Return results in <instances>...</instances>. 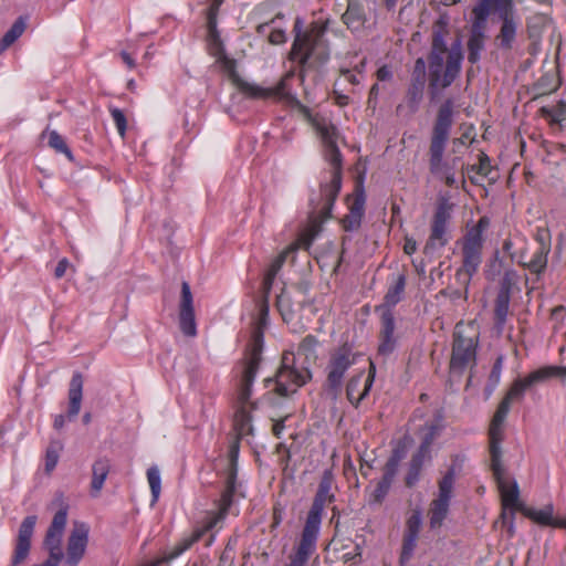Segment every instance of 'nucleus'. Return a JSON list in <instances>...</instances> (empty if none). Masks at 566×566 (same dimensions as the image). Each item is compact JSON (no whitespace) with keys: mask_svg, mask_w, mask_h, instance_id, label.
I'll return each instance as SVG.
<instances>
[{"mask_svg":"<svg viewBox=\"0 0 566 566\" xmlns=\"http://www.w3.org/2000/svg\"><path fill=\"white\" fill-rule=\"evenodd\" d=\"M317 541L301 534V538L290 555L287 566H306L310 557L316 552Z\"/></svg>","mask_w":566,"mask_h":566,"instance_id":"nucleus-30","label":"nucleus"},{"mask_svg":"<svg viewBox=\"0 0 566 566\" xmlns=\"http://www.w3.org/2000/svg\"><path fill=\"white\" fill-rule=\"evenodd\" d=\"M486 23L483 20H479L478 18L472 19V24L470 29V35L468 39V61L471 64H475L481 59V52L484 50L485 46V29Z\"/></svg>","mask_w":566,"mask_h":566,"instance_id":"nucleus-24","label":"nucleus"},{"mask_svg":"<svg viewBox=\"0 0 566 566\" xmlns=\"http://www.w3.org/2000/svg\"><path fill=\"white\" fill-rule=\"evenodd\" d=\"M426 67H427V65H426L424 59L418 57L415 61V65H413L412 72H411L410 80L415 81V82L426 83V77H427Z\"/></svg>","mask_w":566,"mask_h":566,"instance_id":"nucleus-53","label":"nucleus"},{"mask_svg":"<svg viewBox=\"0 0 566 566\" xmlns=\"http://www.w3.org/2000/svg\"><path fill=\"white\" fill-rule=\"evenodd\" d=\"M421 470H422V467L419 465L418 463H413L411 461L409 462L408 472L405 478V483L408 488H412L418 483V481L420 479Z\"/></svg>","mask_w":566,"mask_h":566,"instance_id":"nucleus-52","label":"nucleus"},{"mask_svg":"<svg viewBox=\"0 0 566 566\" xmlns=\"http://www.w3.org/2000/svg\"><path fill=\"white\" fill-rule=\"evenodd\" d=\"M549 252L551 251L547 250V247L543 244V248L536 249L532 259L528 262L524 261L525 252H521L517 260V264L524 269H527L533 274L541 275L546 270Z\"/></svg>","mask_w":566,"mask_h":566,"instance_id":"nucleus-33","label":"nucleus"},{"mask_svg":"<svg viewBox=\"0 0 566 566\" xmlns=\"http://www.w3.org/2000/svg\"><path fill=\"white\" fill-rule=\"evenodd\" d=\"M448 32V22L443 18H439L432 28L431 50L449 52L444 40Z\"/></svg>","mask_w":566,"mask_h":566,"instance_id":"nucleus-38","label":"nucleus"},{"mask_svg":"<svg viewBox=\"0 0 566 566\" xmlns=\"http://www.w3.org/2000/svg\"><path fill=\"white\" fill-rule=\"evenodd\" d=\"M471 170L476 174L488 177L491 172V161L490 158L485 154L480 155V160L478 165L471 166Z\"/></svg>","mask_w":566,"mask_h":566,"instance_id":"nucleus-57","label":"nucleus"},{"mask_svg":"<svg viewBox=\"0 0 566 566\" xmlns=\"http://www.w3.org/2000/svg\"><path fill=\"white\" fill-rule=\"evenodd\" d=\"M314 128L325 147V158L332 165L331 181L321 185V196L324 200L323 210L329 213L342 188V154L337 146V128L325 118H315Z\"/></svg>","mask_w":566,"mask_h":566,"instance_id":"nucleus-3","label":"nucleus"},{"mask_svg":"<svg viewBox=\"0 0 566 566\" xmlns=\"http://www.w3.org/2000/svg\"><path fill=\"white\" fill-rule=\"evenodd\" d=\"M461 464L455 462L450 465L442 479L438 483V497L434 499L429 509L430 528H440L449 513L450 501L452 497L453 485Z\"/></svg>","mask_w":566,"mask_h":566,"instance_id":"nucleus-11","label":"nucleus"},{"mask_svg":"<svg viewBox=\"0 0 566 566\" xmlns=\"http://www.w3.org/2000/svg\"><path fill=\"white\" fill-rule=\"evenodd\" d=\"M36 524V516L29 515L20 524L15 547L10 566H19L29 556L31 548V538Z\"/></svg>","mask_w":566,"mask_h":566,"instance_id":"nucleus-20","label":"nucleus"},{"mask_svg":"<svg viewBox=\"0 0 566 566\" xmlns=\"http://www.w3.org/2000/svg\"><path fill=\"white\" fill-rule=\"evenodd\" d=\"M418 536L403 534L402 547L399 557V565L405 566L413 555V551L417 546Z\"/></svg>","mask_w":566,"mask_h":566,"instance_id":"nucleus-45","label":"nucleus"},{"mask_svg":"<svg viewBox=\"0 0 566 566\" xmlns=\"http://www.w3.org/2000/svg\"><path fill=\"white\" fill-rule=\"evenodd\" d=\"M511 296L496 295L494 301V328L499 335L504 331L506 319L510 313Z\"/></svg>","mask_w":566,"mask_h":566,"instance_id":"nucleus-35","label":"nucleus"},{"mask_svg":"<svg viewBox=\"0 0 566 566\" xmlns=\"http://www.w3.org/2000/svg\"><path fill=\"white\" fill-rule=\"evenodd\" d=\"M365 191L363 186H357L349 203V212L343 218V228L347 232L356 231L360 228L361 219L365 213Z\"/></svg>","mask_w":566,"mask_h":566,"instance_id":"nucleus-25","label":"nucleus"},{"mask_svg":"<svg viewBox=\"0 0 566 566\" xmlns=\"http://www.w3.org/2000/svg\"><path fill=\"white\" fill-rule=\"evenodd\" d=\"M67 513L69 505L62 503L59 511L54 514L43 541L44 548L49 552L48 560L57 565L64 558L62 538L67 522Z\"/></svg>","mask_w":566,"mask_h":566,"instance_id":"nucleus-13","label":"nucleus"},{"mask_svg":"<svg viewBox=\"0 0 566 566\" xmlns=\"http://www.w3.org/2000/svg\"><path fill=\"white\" fill-rule=\"evenodd\" d=\"M269 301L261 300L259 303V321L252 329L251 339L240 361L242 366L240 398L242 401L248 400L252 395V385L262 360L264 328L268 324L270 308Z\"/></svg>","mask_w":566,"mask_h":566,"instance_id":"nucleus-4","label":"nucleus"},{"mask_svg":"<svg viewBox=\"0 0 566 566\" xmlns=\"http://www.w3.org/2000/svg\"><path fill=\"white\" fill-rule=\"evenodd\" d=\"M521 513L541 525H553V506L547 505L542 510H535L521 505Z\"/></svg>","mask_w":566,"mask_h":566,"instance_id":"nucleus-39","label":"nucleus"},{"mask_svg":"<svg viewBox=\"0 0 566 566\" xmlns=\"http://www.w3.org/2000/svg\"><path fill=\"white\" fill-rule=\"evenodd\" d=\"M109 112H111L112 118L116 125V128H117L119 135L122 137H124L126 134V128H127V120H126L125 114L123 113L122 109H119L117 107H113V106L109 107Z\"/></svg>","mask_w":566,"mask_h":566,"instance_id":"nucleus-51","label":"nucleus"},{"mask_svg":"<svg viewBox=\"0 0 566 566\" xmlns=\"http://www.w3.org/2000/svg\"><path fill=\"white\" fill-rule=\"evenodd\" d=\"M539 112L551 124H560L566 119V102L562 101L554 106H544Z\"/></svg>","mask_w":566,"mask_h":566,"instance_id":"nucleus-41","label":"nucleus"},{"mask_svg":"<svg viewBox=\"0 0 566 566\" xmlns=\"http://www.w3.org/2000/svg\"><path fill=\"white\" fill-rule=\"evenodd\" d=\"M406 282L405 273H400L396 276L384 297V306L387 307L386 310L391 311V307L396 306L402 300Z\"/></svg>","mask_w":566,"mask_h":566,"instance_id":"nucleus-36","label":"nucleus"},{"mask_svg":"<svg viewBox=\"0 0 566 566\" xmlns=\"http://www.w3.org/2000/svg\"><path fill=\"white\" fill-rule=\"evenodd\" d=\"M517 281H518L517 272L513 269L506 270L501 280L497 294L511 296L512 290L516 285Z\"/></svg>","mask_w":566,"mask_h":566,"instance_id":"nucleus-44","label":"nucleus"},{"mask_svg":"<svg viewBox=\"0 0 566 566\" xmlns=\"http://www.w3.org/2000/svg\"><path fill=\"white\" fill-rule=\"evenodd\" d=\"M179 327L184 335L195 337L197 325L195 319L193 298L188 282L181 283V296L179 303Z\"/></svg>","mask_w":566,"mask_h":566,"instance_id":"nucleus-19","label":"nucleus"},{"mask_svg":"<svg viewBox=\"0 0 566 566\" xmlns=\"http://www.w3.org/2000/svg\"><path fill=\"white\" fill-rule=\"evenodd\" d=\"M376 374V368L373 363H370V368L367 377L364 379V373L360 371L354 376H352L346 386V396L348 401L357 408L361 400H364L374 384Z\"/></svg>","mask_w":566,"mask_h":566,"instance_id":"nucleus-22","label":"nucleus"},{"mask_svg":"<svg viewBox=\"0 0 566 566\" xmlns=\"http://www.w3.org/2000/svg\"><path fill=\"white\" fill-rule=\"evenodd\" d=\"M490 219L483 216L479 221L468 228L462 239V266L458 270L457 276L467 275V284L478 272L482 263V250L484 244L483 232L489 228Z\"/></svg>","mask_w":566,"mask_h":566,"instance_id":"nucleus-8","label":"nucleus"},{"mask_svg":"<svg viewBox=\"0 0 566 566\" xmlns=\"http://www.w3.org/2000/svg\"><path fill=\"white\" fill-rule=\"evenodd\" d=\"M237 479L238 473L234 472V470L227 472L226 485L218 502V510L216 512H209L203 521L206 530L214 528L227 517L229 510L233 504V496L238 486Z\"/></svg>","mask_w":566,"mask_h":566,"instance_id":"nucleus-16","label":"nucleus"},{"mask_svg":"<svg viewBox=\"0 0 566 566\" xmlns=\"http://www.w3.org/2000/svg\"><path fill=\"white\" fill-rule=\"evenodd\" d=\"M499 20L501 22L500 30L494 38V42L496 46L503 51H510L513 49L514 43L516 42L518 30L521 27V20L517 15L516 11L511 13H505L504 15H500Z\"/></svg>","mask_w":566,"mask_h":566,"instance_id":"nucleus-21","label":"nucleus"},{"mask_svg":"<svg viewBox=\"0 0 566 566\" xmlns=\"http://www.w3.org/2000/svg\"><path fill=\"white\" fill-rule=\"evenodd\" d=\"M111 471V461L106 457L98 458L92 465L91 496L97 497Z\"/></svg>","mask_w":566,"mask_h":566,"instance_id":"nucleus-32","label":"nucleus"},{"mask_svg":"<svg viewBox=\"0 0 566 566\" xmlns=\"http://www.w3.org/2000/svg\"><path fill=\"white\" fill-rule=\"evenodd\" d=\"M290 253V250L286 249L284 251H282L270 264L269 269L266 270V274H269L270 276H274L276 277L277 273L281 271L283 264L285 263L286 261V258Z\"/></svg>","mask_w":566,"mask_h":566,"instance_id":"nucleus-54","label":"nucleus"},{"mask_svg":"<svg viewBox=\"0 0 566 566\" xmlns=\"http://www.w3.org/2000/svg\"><path fill=\"white\" fill-rule=\"evenodd\" d=\"M147 479L151 491L153 503L158 501L161 491V479L159 470L156 467H151L147 470Z\"/></svg>","mask_w":566,"mask_h":566,"instance_id":"nucleus-46","label":"nucleus"},{"mask_svg":"<svg viewBox=\"0 0 566 566\" xmlns=\"http://www.w3.org/2000/svg\"><path fill=\"white\" fill-rule=\"evenodd\" d=\"M284 517V506L281 503H275L272 509V522L270 531L273 533L282 523Z\"/></svg>","mask_w":566,"mask_h":566,"instance_id":"nucleus-58","label":"nucleus"},{"mask_svg":"<svg viewBox=\"0 0 566 566\" xmlns=\"http://www.w3.org/2000/svg\"><path fill=\"white\" fill-rule=\"evenodd\" d=\"M70 265V262L67 261V259H62L59 261L57 265L55 266V270H54V276L56 279H61L65 275V272L67 270Z\"/></svg>","mask_w":566,"mask_h":566,"instance_id":"nucleus-64","label":"nucleus"},{"mask_svg":"<svg viewBox=\"0 0 566 566\" xmlns=\"http://www.w3.org/2000/svg\"><path fill=\"white\" fill-rule=\"evenodd\" d=\"M286 41V35L283 30H273L269 35V42L271 44H282Z\"/></svg>","mask_w":566,"mask_h":566,"instance_id":"nucleus-62","label":"nucleus"},{"mask_svg":"<svg viewBox=\"0 0 566 566\" xmlns=\"http://www.w3.org/2000/svg\"><path fill=\"white\" fill-rule=\"evenodd\" d=\"M367 3L368 0H348L347 9L342 17L348 29L357 31L364 27L367 21Z\"/></svg>","mask_w":566,"mask_h":566,"instance_id":"nucleus-29","label":"nucleus"},{"mask_svg":"<svg viewBox=\"0 0 566 566\" xmlns=\"http://www.w3.org/2000/svg\"><path fill=\"white\" fill-rule=\"evenodd\" d=\"M27 19L19 17L0 40V54L10 48L25 31Z\"/></svg>","mask_w":566,"mask_h":566,"instance_id":"nucleus-37","label":"nucleus"},{"mask_svg":"<svg viewBox=\"0 0 566 566\" xmlns=\"http://www.w3.org/2000/svg\"><path fill=\"white\" fill-rule=\"evenodd\" d=\"M311 377L312 374L307 366L296 364L294 353L284 352L281 366L275 374V392L286 397L304 386Z\"/></svg>","mask_w":566,"mask_h":566,"instance_id":"nucleus-9","label":"nucleus"},{"mask_svg":"<svg viewBox=\"0 0 566 566\" xmlns=\"http://www.w3.org/2000/svg\"><path fill=\"white\" fill-rule=\"evenodd\" d=\"M293 77V73H287L281 81L271 88H264L250 83H241V92L252 98H287V81Z\"/></svg>","mask_w":566,"mask_h":566,"instance_id":"nucleus-26","label":"nucleus"},{"mask_svg":"<svg viewBox=\"0 0 566 566\" xmlns=\"http://www.w3.org/2000/svg\"><path fill=\"white\" fill-rule=\"evenodd\" d=\"M535 239L538 243L537 248H543V244H545L547 250L551 251V235L547 230L538 229Z\"/></svg>","mask_w":566,"mask_h":566,"instance_id":"nucleus-61","label":"nucleus"},{"mask_svg":"<svg viewBox=\"0 0 566 566\" xmlns=\"http://www.w3.org/2000/svg\"><path fill=\"white\" fill-rule=\"evenodd\" d=\"M453 108L454 101L452 98H447L438 108L429 146L430 172L443 179L448 187H453L457 184L454 172L443 164L446 145L453 125Z\"/></svg>","mask_w":566,"mask_h":566,"instance_id":"nucleus-1","label":"nucleus"},{"mask_svg":"<svg viewBox=\"0 0 566 566\" xmlns=\"http://www.w3.org/2000/svg\"><path fill=\"white\" fill-rule=\"evenodd\" d=\"M275 277L264 274L262 286H261V300H270L271 290Z\"/></svg>","mask_w":566,"mask_h":566,"instance_id":"nucleus-60","label":"nucleus"},{"mask_svg":"<svg viewBox=\"0 0 566 566\" xmlns=\"http://www.w3.org/2000/svg\"><path fill=\"white\" fill-rule=\"evenodd\" d=\"M358 354L349 343H344L333 349L325 368L326 380L323 389L332 400H337L347 370L356 363Z\"/></svg>","mask_w":566,"mask_h":566,"instance_id":"nucleus-7","label":"nucleus"},{"mask_svg":"<svg viewBox=\"0 0 566 566\" xmlns=\"http://www.w3.org/2000/svg\"><path fill=\"white\" fill-rule=\"evenodd\" d=\"M443 429V417L440 413H437L433 421L424 424L423 437L421 443L431 448L433 441L439 437Z\"/></svg>","mask_w":566,"mask_h":566,"instance_id":"nucleus-40","label":"nucleus"},{"mask_svg":"<svg viewBox=\"0 0 566 566\" xmlns=\"http://www.w3.org/2000/svg\"><path fill=\"white\" fill-rule=\"evenodd\" d=\"M376 77L381 82L390 81L392 78V71L388 65H382L377 70Z\"/></svg>","mask_w":566,"mask_h":566,"instance_id":"nucleus-63","label":"nucleus"},{"mask_svg":"<svg viewBox=\"0 0 566 566\" xmlns=\"http://www.w3.org/2000/svg\"><path fill=\"white\" fill-rule=\"evenodd\" d=\"M318 345V340L313 335H307L303 338L298 346V354H302L305 356V359H315V349Z\"/></svg>","mask_w":566,"mask_h":566,"instance_id":"nucleus-48","label":"nucleus"},{"mask_svg":"<svg viewBox=\"0 0 566 566\" xmlns=\"http://www.w3.org/2000/svg\"><path fill=\"white\" fill-rule=\"evenodd\" d=\"M333 97L338 106H346L349 104V96L342 92V81L336 80L333 88Z\"/></svg>","mask_w":566,"mask_h":566,"instance_id":"nucleus-59","label":"nucleus"},{"mask_svg":"<svg viewBox=\"0 0 566 566\" xmlns=\"http://www.w3.org/2000/svg\"><path fill=\"white\" fill-rule=\"evenodd\" d=\"M240 440L239 438H233L229 446V465L227 469V472H231L234 470V472L238 473V458H239V451H240Z\"/></svg>","mask_w":566,"mask_h":566,"instance_id":"nucleus-50","label":"nucleus"},{"mask_svg":"<svg viewBox=\"0 0 566 566\" xmlns=\"http://www.w3.org/2000/svg\"><path fill=\"white\" fill-rule=\"evenodd\" d=\"M452 205L447 199H442L438 202L436 208L431 232L426 244V249H434L436 247L442 248L448 241V222L451 219Z\"/></svg>","mask_w":566,"mask_h":566,"instance_id":"nucleus-15","label":"nucleus"},{"mask_svg":"<svg viewBox=\"0 0 566 566\" xmlns=\"http://www.w3.org/2000/svg\"><path fill=\"white\" fill-rule=\"evenodd\" d=\"M221 62L223 64V69L229 73L232 81L238 85V87L241 90V83H245L242 81L235 71V62L226 55L222 56Z\"/></svg>","mask_w":566,"mask_h":566,"instance_id":"nucleus-55","label":"nucleus"},{"mask_svg":"<svg viewBox=\"0 0 566 566\" xmlns=\"http://www.w3.org/2000/svg\"><path fill=\"white\" fill-rule=\"evenodd\" d=\"M514 0H479L472 8V17L488 22V18L492 12L497 17L505 13L515 12Z\"/></svg>","mask_w":566,"mask_h":566,"instance_id":"nucleus-27","label":"nucleus"},{"mask_svg":"<svg viewBox=\"0 0 566 566\" xmlns=\"http://www.w3.org/2000/svg\"><path fill=\"white\" fill-rule=\"evenodd\" d=\"M555 377H560L559 366H544L530 373L524 378L515 379L505 394L504 398L499 403L492 417L490 428L504 430V422L510 412L511 403L513 401H522L527 389Z\"/></svg>","mask_w":566,"mask_h":566,"instance_id":"nucleus-6","label":"nucleus"},{"mask_svg":"<svg viewBox=\"0 0 566 566\" xmlns=\"http://www.w3.org/2000/svg\"><path fill=\"white\" fill-rule=\"evenodd\" d=\"M48 144L50 147L55 149V151L64 154L70 161L74 160L71 149L66 145L64 138L56 130H52L49 133Z\"/></svg>","mask_w":566,"mask_h":566,"instance_id":"nucleus-43","label":"nucleus"},{"mask_svg":"<svg viewBox=\"0 0 566 566\" xmlns=\"http://www.w3.org/2000/svg\"><path fill=\"white\" fill-rule=\"evenodd\" d=\"M395 333V317L390 310H385L381 314V329L379 334L378 354L381 356L390 355L397 344Z\"/></svg>","mask_w":566,"mask_h":566,"instance_id":"nucleus-28","label":"nucleus"},{"mask_svg":"<svg viewBox=\"0 0 566 566\" xmlns=\"http://www.w3.org/2000/svg\"><path fill=\"white\" fill-rule=\"evenodd\" d=\"M424 90L426 83L410 80L402 103L398 104L396 107L397 114L408 116L416 114L423 101Z\"/></svg>","mask_w":566,"mask_h":566,"instance_id":"nucleus-23","label":"nucleus"},{"mask_svg":"<svg viewBox=\"0 0 566 566\" xmlns=\"http://www.w3.org/2000/svg\"><path fill=\"white\" fill-rule=\"evenodd\" d=\"M241 392V386L239 387V394ZM238 399L240 403L242 405L234 415V430H235V438L242 439L245 436L253 433V426H252V416L250 411L247 410L244 405L249 402L250 398L248 400L242 401L240 398V395L238 396Z\"/></svg>","mask_w":566,"mask_h":566,"instance_id":"nucleus-34","label":"nucleus"},{"mask_svg":"<svg viewBox=\"0 0 566 566\" xmlns=\"http://www.w3.org/2000/svg\"><path fill=\"white\" fill-rule=\"evenodd\" d=\"M90 528L85 523H74L67 538L65 564L77 566L85 555Z\"/></svg>","mask_w":566,"mask_h":566,"instance_id":"nucleus-17","label":"nucleus"},{"mask_svg":"<svg viewBox=\"0 0 566 566\" xmlns=\"http://www.w3.org/2000/svg\"><path fill=\"white\" fill-rule=\"evenodd\" d=\"M349 548L348 545H345L342 543L340 548H337L338 551H342L343 554L340 555V559L344 563L354 562L355 564L360 562L361 557V546L359 544H354L350 551H346Z\"/></svg>","mask_w":566,"mask_h":566,"instance_id":"nucleus-49","label":"nucleus"},{"mask_svg":"<svg viewBox=\"0 0 566 566\" xmlns=\"http://www.w3.org/2000/svg\"><path fill=\"white\" fill-rule=\"evenodd\" d=\"M462 60L463 55L459 46L450 52L430 50L428 55L430 102H436L442 90L455 81L461 71Z\"/></svg>","mask_w":566,"mask_h":566,"instance_id":"nucleus-5","label":"nucleus"},{"mask_svg":"<svg viewBox=\"0 0 566 566\" xmlns=\"http://www.w3.org/2000/svg\"><path fill=\"white\" fill-rule=\"evenodd\" d=\"M431 460V448L420 443L417 452L411 457V462L423 467L426 461Z\"/></svg>","mask_w":566,"mask_h":566,"instance_id":"nucleus-56","label":"nucleus"},{"mask_svg":"<svg viewBox=\"0 0 566 566\" xmlns=\"http://www.w3.org/2000/svg\"><path fill=\"white\" fill-rule=\"evenodd\" d=\"M301 20L297 19L294 24L296 36L290 52V59L301 65H305L314 56L315 51L323 46V32L311 30L310 32L301 33Z\"/></svg>","mask_w":566,"mask_h":566,"instance_id":"nucleus-14","label":"nucleus"},{"mask_svg":"<svg viewBox=\"0 0 566 566\" xmlns=\"http://www.w3.org/2000/svg\"><path fill=\"white\" fill-rule=\"evenodd\" d=\"M62 449H63V444L57 440L51 441L49 447L46 448L45 471L48 473L52 472L55 469V467L59 462L60 451Z\"/></svg>","mask_w":566,"mask_h":566,"instance_id":"nucleus-42","label":"nucleus"},{"mask_svg":"<svg viewBox=\"0 0 566 566\" xmlns=\"http://www.w3.org/2000/svg\"><path fill=\"white\" fill-rule=\"evenodd\" d=\"M504 440V430L489 428V451L491 458V470L497 483L501 493L503 512L501 517L503 523H509V530L513 528V521L515 517L514 511L521 512L520 490L515 481L510 483L505 478L504 467L502 464V448L501 443Z\"/></svg>","mask_w":566,"mask_h":566,"instance_id":"nucleus-2","label":"nucleus"},{"mask_svg":"<svg viewBox=\"0 0 566 566\" xmlns=\"http://www.w3.org/2000/svg\"><path fill=\"white\" fill-rule=\"evenodd\" d=\"M403 457L405 452L402 449L397 448L392 450L384 467L382 476L371 493V499L375 503H381L387 496Z\"/></svg>","mask_w":566,"mask_h":566,"instance_id":"nucleus-18","label":"nucleus"},{"mask_svg":"<svg viewBox=\"0 0 566 566\" xmlns=\"http://www.w3.org/2000/svg\"><path fill=\"white\" fill-rule=\"evenodd\" d=\"M83 398V376L80 371H75L71 378L69 387V409L67 418H75L80 410Z\"/></svg>","mask_w":566,"mask_h":566,"instance_id":"nucleus-31","label":"nucleus"},{"mask_svg":"<svg viewBox=\"0 0 566 566\" xmlns=\"http://www.w3.org/2000/svg\"><path fill=\"white\" fill-rule=\"evenodd\" d=\"M422 525V514L420 510H413L406 522V535L419 536Z\"/></svg>","mask_w":566,"mask_h":566,"instance_id":"nucleus-47","label":"nucleus"},{"mask_svg":"<svg viewBox=\"0 0 566 566\" xmlns=\"http://www.w3.org/2000/svg\"><path fill=\"white\" fill-rule=\"evenodd\" d=\"M479 336L475 333L467 334L460 325L455 326L453 334L450 370L462 375L464 370L475 364Z\"/></svg>","mask_w":566,"mask_h":566,"instance_id":"nucleus-12","label":"nucleus"},{"mask_svg":"<svg viewBox=\"0 0 566 566\" xmlns=\"http://www.w3.org/2000/svg\"><path fill=\"white\" fill-rule=\"evenodd\" d=\"M334 475L331 470H325L321 478L316 494L307 513L302 535L318 539L323 511L326 503H332L335 495L332 493Z\"/></svg>","mask_w":566,"mask_h":566,"instance_id":"nucleus-10","label":"nucleus"}]
</instances>
